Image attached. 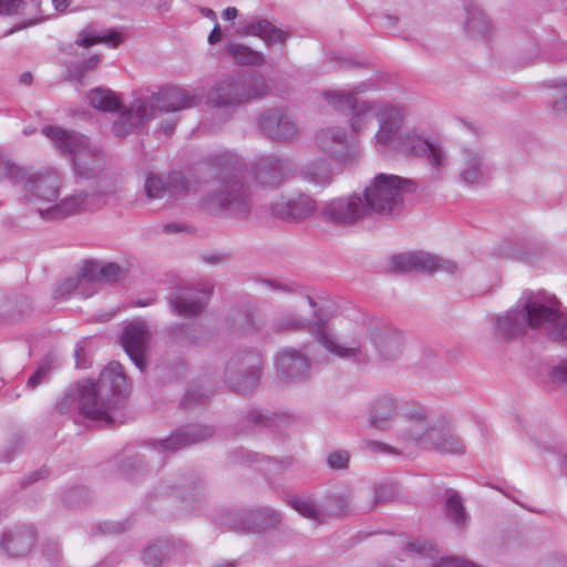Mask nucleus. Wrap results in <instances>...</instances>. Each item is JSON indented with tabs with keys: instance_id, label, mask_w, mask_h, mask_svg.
Here are the masks:
<instances>
[{
	"instance_id": "f257e3e1",
	"label": "nucleus",
	"mask_w": 567,
	"mask_h": 567,
	"mask_svg": "<svg viewBox=\"0 0 567 567\" xmlns=\"http://www.w3.org/2000/svg\"><path fill=\"white\" fill-rule=\"evenodd\" d=\"M204 166L215 176L217 186L203 197L202 206L210 214L246 219L251 203L243 182V159L230 151H219L208 155Z\"/></svg>"
},
{
	"instance_id": "f03ea898",
	"label": "nucleus",
	"mask_w": 567,
	"mask_h": 567,
	"mask_svg": "<svg viewBox=\"0 0 567 567\" xmlns=\"http://www.w3.org/2000/svg\"><path fill=\"white\" fill-rule=\"evenodd\" d=\"M317 330L318 342L332 355L357 365H368L373 355L367 347L369 341L375 349L381 361L395 362L404 353L406 338L402 331L381 321L368 324L361 338L340 341L324 328L316 323L311 331Z\"/></svg>"
},
{
	"instance_id": "7ed1b4c3",
	"label": "nucleus",
	"mask_w": 567,
	"mask_h": 567,
	"mask_svg": "<svg viewBox=\"0 0 567 567\" xmlns=\"http://www.w3.org/2000/svg\"><path fill=\"white\" fill-rule=\"evenodd\" d=\"M375 116L379 130L374 135V142L380 152L393 150L412 156L426 157L436 175L445 171L449 157L441 144L425 140L414 132H402L405 113L401 106L382 104L378 107Z\"/></svg>"
},
{
	"instance_id": "20e7f679",
	"label": "nucleus",
	"mask_w": 567,
	"mask_h": 567,
	"mask_svg": "<svg viewBox=\"0 0 567 567\" xmlns=\"http://www.w3.org/2000/svg\"><path fill=\"white\" fill-rule=\"evenodd\" d=\"M561 312V305L554 295L526 290L513 308L495 318V331L503 339L524 336L528 329L548 334Z\"/></svg>"
},
{
	"instance_id": "39448f33",
	"label": "nucleus",
	"mask_w": 567,
	"mask_h": 567,
	"mask_svg": "<svg viewBox=\"0 0 567 567\" xmlns=\"http://www.w3.org/2000/svg\"><path fill=\"white\" fill-rule=\"evenodd\" d=\"M403 419L404 425L398 433L402 449L417 446L449 454L465 452L462 440L455 435L446 417L433 415L423 405H413L403 410Z\"/></svg>"
},
{
	"instance_id": "423d86ee",
	"label": "nucleus",
	"mask_w": 567,
	"mask_h": 567,
	"mask_svg": "<svg viewBox=\"0 0 567 567\" xmlns=\"http://www.w3.org/2000/svg\"><path fill=\"white\" fill-rule=\"evenodd\" d=\"M127 390L128 382L122 364L111 362L102 370L96 382H79L78 408L85 417L111 425L112 413L118 409Z\"/></svg>"
},
{
	"instance_id": "0eeeda50",
	"label": "nucleus",
	"mask_w": 567,
	"mask_h": 567,
	"mask_svg": "<svg viewBox=\"0 0 567 567\" xmlns=\"http://www.w3.org/2000/svg\"><path fill=\"white\" fill-rule=\"evenodd\" d=\"M1 178H8L14 183L24 182V197L35 206L39 214L41 208H47L59 199L62 178L56 169L30 172L0 153Z\"/></svg>"
},
{
	"instance_id": "6e6552de",
	"label": "nucleus",
	"mask_w": 567,
	"mask_h": 567,
	"mask_svg": "<svg viewBox=\"0 0 567 567\" xmlns=\"http://www.w3.org/2000/svg\"><path fill=\"white\" fill-rule=\"evenodd\" d=\"M414 189L415 185L411 179L380 173L365 187L364 204L369 214L391 217L402 210L404 194Z\"/></svg>"
},
{
	"instance_id": "1a4fd4ad",
	"label": "nucleus",
	"mask_w": 567,
	"mask_h": 567,
	"mask_svg": "<svg viewBox=\"0 0 567 567\" xmlns=\"http://www.w3.org/2000/svg\"><path fill=\"white\" fill-rule=\"evenodd\" d=\"M269 91L260 75H235L227 78L208 94V103L216 107L239 106L250 100L264 97Z\"/></svg>"
},
{
	"instance_id": "9d476101",
	"label": "nucleus",
	"mask_w": 567,
	"mask_h": 567,
	"mask_svg": "<svg viewBox=\"0 0 567 567\" xmlns=\"http://www.w3.org/2000/svg\"><path fill=\"white\" fill-rule=\"evenodd\" d=\"M113 185L105 188L99 187L91 190H76L53 205L40 209V217L47 221H58L82 214L87 210L102 207L106 203L109 194L114 192Z\"/></svg>"
},
{
	"instance_id": "9b49d317",
	"label": "nucleus",
	"mask_w": 567,
	"mask_h": 567,
	"mask_svg": "<svg viewBox=\"0 0 567 567\" xmlns=\"http://www.w3.org/2000/svg\"><path fill=\"white\" fill-rule=\"evenodd\" d=\"M262 360L259 354H237L227 362L225 378L229 386L239 393H247L258 386Z\"/></svg>"
},
{
	"instance_id": "f8f14e48",
	"label": "nucleus",
	"mask_w": 567,
	"mask_h": 567,
	"mask_svg": "<svg viewBox=\"0 0 567 567\" xmlns=\"http://www.w3.org/2000/svg\"><path fill=\"white\" fill-rule=\"evenodd\" d=\"M369 214L363 198L359 194L337 197L323 204L320 216L330 225L350 227L365 218Z\"/></svg>"
},
{
	"instance_id": "ddd939ff",
	"label": "nucleus",
	"mask_w": 567,
	"mask_h": 567,
	"mask_svg": "<svg viewBox=\"0 0 567 567\" xmlns=\"http://www.w3.org/2000/svg\"><path fill=\"white\" fill-rule=\"evenodd\" d=\"M219 523L238 533H260L278 526L281 523V515L270 507L241 509L236 513L227 512L219 518Z\"/></svg>"
},
{
	"instance_id": "4468645a",
	"label": "nucleus",
	"mask_w": 567,
	"mask_h": 567,
	"mask_svg": "<svg viewBox=\"0 0 567 567\" xmlns=\"http://www.w3.org/2000/svg\"><path fill=\"white\" fill-rule=\"evenodd\" d=\"M256 125L266 138L274 142L290 143L299 135L296 121L284 107H272L264 111L258 115Z\"/></svg>"
},
{
	"instance_id": "2eb2a0df",
	"label": "nucleus",
	"mask_w": 567,
	"mask_h": 567,
	"mask_svg": "<svg viewBox=\"0 0 567 567\" xmlns=\"http://www.w3.org/2000/svg\"><path fill=\"white\" fill-rule=\"evenodd\" d=\"M392 266L402 272L416 270L425 274L443 271L455 275L458 271V266L454 261L423 251L396 255L392 257Z\"/></svg>"
},
{
	"instance_id": "dca6fc26",
	"label": "nucleus",
	"mask_w": 567,
	"mask_h": 567,
	"mask_svg": "<svg viewBox=\"0 0 567 567\" xmlns=\"http://www.w3.org/2000/svg\"><path fill=\"white\" fill-rule=\"evenodd\" d=\"M152 333L145 321L134 320L128 322L121 336V343L130 359L144 371L146 367L145 357L148 351Z\"/></svg>"
},
{
	"instance_id": "f3484780",
	"label": "nucleus",
	"mask_w": 567,
	"mask_h": 567,
	"mask_svg": "<svg viewBox=\"0 0 567 567\" xmlns=\"http://www.w3.org/2000/svg\"><path fill=\"white\" fill-rule=\"evenodd\" d=\"M210 290L193 286L174 288L169 297V306L174 313L184 318H195L206 308Z\"/></svg>"
},
{
	"instance_id": "a211bd4d",
	"label": "nucleus",
	"mask_w": 567,
	"mask_h": 567,
	"mask_svg": "<svg viewBox=\"0 0 567 567\" xmlns=\"http://www.w3.org/2000/svg\"><path fill=\"white\" fill-rule=\"evenodd\" d=\"M316 210V200L302 193L281 197L270 205V212L275 217L289 223L303 221L313 216Z\"/></svg>"
},
{
	"instance_id": "6ab92c4d",
	"label": "nucleus",
	"mask_w": 567,
	"mask_h": 567,
	"mask_svg": "<svg viewBox=\"0 0 567 567\" xmlns=\"http://www.w3.org/2000/svg\"><path fill=\"white\" fill-rule=\"evenodd\" d=\"M153 117H155V109L152 103L146 99L136 97L114 122L113 132L116 136L124 137L145 125Z\"/></svg>"
},
{
	"instance_id": "aec40b11",
	"label": "nucleus",
	"mask_w": 567,
	"mask_h": 567,
	"mask_svg": "<svg viewBox=\"0 0 567 567\" xmlns=\"http://www.w3.org/2000/svg\"><path fill=\"white\" fill-rule=\"evenodd\" d=\"M144 190L148 199L178 198L188 193V185L181 173H172L164 179L151 172L145 177Z\"/></svg>"
},
{
	"instance_id": "412c9836",
	"label": "nucleus",
	"mask_w": 567,
	"mask_h": 567,
	"mask_svg": "<svg viewBox=\"0 0 567 567\" xmlns=\"http://www.w3.org/2000/svg\"><path fill=\"white\" fill-rule=\"evenodd\" d=\"M214 433V429L207 425L192 424L184 426L165 440L152 443L159 453L176 452L183 447L205 441Z\"/></svg>"
},
{
	"instance_id": "4be33fe9",
	"label": "nucleus",
	"mask_w": 567,
	"mask_h": 567,
	"mask_svg": "<svg viewBox=\"0 0 567 567\" xmlns=\"http://www.w3.org/2000/svg\"><path fill=\"white\" fill-rule=\"evenodd\" d=\"M34 530L25 525H16L7 528L0 538V549L12 558L27 556L35 543Z\"/></svg>"
},
{
	"instance_id": "5701e85b",
	"label": "nucleus",
	"mask_w": 567,
	"mask_h": 567,
	"mask_svg": "<svg viewBox=\"0 0 567 567\" xmlns=\"http://www.w3.org/2000/svg\"><path fill=\"white\" fill-rule=\"evenodd\" d=\"M290 165L288 159L277 155L261 156L255 166L256 181L266 188H277L288 178Z\"/></svg>"
},
{
	"instance_id": "b1692460",
	"label": "nucleus",
	"mask_w": 567,
	"mask_h": 567,
	"mask_svg": "<svg viewBox=\"0 0 567 567\" xmlns=\"http://www.w3.org/2000/svg\"><path fill=\"white\" fill-rule=\"evenodd\" d=\"M279 378L287 381H301L310 373V362L306 354L293 348L280 351L276 359Z\"/></svg>"
},
{
	"instance_id": "393cba45",
	"label": "nucleus",
	"mask_w": 567,
	"mask_h": 567,
	"mask_svg": "<svg viewBox=\"0 0 567 567\" xmlns=\"http://www.w3.org/2000/svg\"><path fill=\"white\" fill-rule=\"evenodd\" d=\"M316 144L323 153L341 161L348 159L354 151V145L349 140L347 132L340 127L319 131L316 135Z\"/></svg>"
},
{
	"instance_id": "a878e982",
	"label": "nucleus",
	"mask_w": 567,
	"mask_h": 567,
	"mask_svg": "<svg viewBox=\"0 0 567 567\" xmlns=\"http://www.w3.org/2000/svg\"><path fill=\"white\" fill-rule=\"evenodd\" d=\"M187 554L188 546L184 540L159 539L144 549L142 559L148 567H158L171 558L182 561Z\"/></svg>"
},
{
	"instance_id": "bb28decb",
	"label": "nucleus",
	"mask_w": 567,
	"mask_h": 567,
	"mask_svg": "<svg viewBox=\"0 0 567 567\" xmlns=\"http://www.w3.org/2000/svg\"><path fill=\"white\" fill-rule=\"evenodd\" d=\"M414 404H401L391 395H381L374 399L369 409V424L372 427L384 431L391 426L392 421L401 415L403 410Z\"/></svg>"
},
{
	"instance_id": "cd10ccee",
	"label": "nucleus",
	"mask_w": 567,
	"mask_h": 567,
	"mask_svg": "<svg viewBox=\"0 0 567 567\" xmlns=\"http://www.w3.org/2000/svg\"><path fill=\"white\" fill-rule=\"evenodd\" d=\"M123 40L124 35L121 31L116 29L102 28L97 23L93 22L79 31L74 44L69 45V49L73 50L75 47L86 49L95 44H105L110 48H117Z\"/></svg>"
},
{
	"instance_id": "c85d7f7f",
	"label": "nucleus",
	"mask_w": 567,
	"mask_h": 567,
	"mask_svg": "<svg viewBox=\"0 0 567 567\" xmlns=\"http://www.w3.org/2000/svg\"><path fill=\"white\" fill-rule=\"evenodd\" d=\"M489 166L484 155L474 147L462 150L460 177L467 185L481 184L489 176Z\"/></svg>"
},
{
	"instance_id": "c756f323",
	"label": "nucleus",
	"mask_w": 567,
	"mask_h": 567,
	"mask_svg": "<svg viewBox=\"0 0 567 567\" xmlns=\"http://www.w3.org/2000/svg\"><path fill=\"white\" fill-rule=\"evenodd\" d=\"M42 133L51 140L59 152L72 155L73 159L91 144L86 136L60 126H44Z\"/></svg>"
},
{
	"instance_id": "7c9ffc66",
	"label": "nucleus",
	"mask_w": 567,
	"mask_h": 567,
	"mask_svg": "<svg viewBox=\"0 0 567 567\" xmlns=\"http://www.w3.org/2000/svg\"><path fill=\"white\" fill-rule=\"evenodd\" d=\"M466 18L463 22L465 34L475 40L488 42L493 38V23L486 12L471 2L465 6Z\"/></svg>"
},
{
	"instance_id": "2f4dec72",
	"label": "nucleus",
	"mask_w": 567,
	"mask_h": 567,
	"mask_svg": "<svg viewBox=\"0 0 567 567\" xmlns=\"http://www.w3.org/2000/svg\"><path fill=\"white\" fill-rule=\"evenodd\" d=\"M144 99L152 103L155 113L157 111L178 112L194 105V97L184 89L176 86L161 90L158 93H153L151 96H145Z\"/></svg>"
},
{
	"instance_id": "473e14b6",
	"label": "nucleus",
	"mask_w": 567,
	"mask_h": 567,
	"mask_svg": "<svg viewBox=\"0 0 567 567\" xmlns=\"http://www.w3.org/2000/svg\"><path fill=\"white\" fill-rule=\"evenodd\" d=\"M239 37L255 35L268 45L285 43L289 37L287 32L274 25L270 21L261 19L250 21L237 30Z\"/></svg>"
},
{
	"instance_id": "72a5a7b5",
	"label": "nucleus",
	"mask_w": 567,
	"mask_h": 567,
	"mask_svg": "<svg viewBox=\"0 0 567 567\" xmlns=\"http://www.w3.org/2000/svg\"><path fill=\"white\" fill-rule=\"evenodd\" d=\"M74 169L84 178L94 177L104 168V155L96 144H89L73 159Z\"/></svg>"
},
{
	"instance_id": "f704fd0d",
	"label": "nucleus",
	"mask_w": 567,
	"mask_h": 567,
	"mask_svg": "<svg viewBox=\"0 0 567 567\" xmlns=\"http://www.w3.org/2000/svg\"><path fill=\"white\" fill-rule=\"evenodd\" d=\"M84 270L90 278V289L97 290V285L101 282L113 284L118 280L122 269L114 262L99 265L96 262H86Z\"/></svg>"
},
{
	"instance_id": "c9c22d12",
	"label": "nucleus",
	"mask_w": 567,
	"mask_h": 567,
	"mask_svg": "<svg viewBox=\"0 0 567 567\" xmlns=\"http://www.w3.org/2000/svg\"><path fill=\"white\" fill-rule=\"evenodd\" d=\"M365 90V84H359L354 87V92L344 90H327L322 94L328 104L334 110L340 112H351L352 109H354L361 101L355 96V94L364 92Z\"/></svg>"
},
{
	"instance_id": "e433bc0d",
	"label": "nucleus",
	"mask_w": 567,
	"mask_h": 567,
	"mask_svg": "<svg viewBox=\"0 0 567 567\" xmlns=\"http://www.w3.org/2000/svg\"><path fill=\"white\" fill-rule=\"evenodd\" d=\"M300 175L303 181L318 187H327L332 182L331 167L324 159L308 163L301 168Z\"/></svg>"
},
{
	"instance_id": "4c0bfd02",
	"label": "nucleus",
	"mask_w": 567,
	"mask_h": 567,
	"mask_svg": "<svg viewBox=\"0 0 567 567\" xmlns=\"http://www.w3.org/2000/svg\"><path fill=\"white\" fill-rule=\"evenodd\" d=\"M224 49L239 64L261 65L265 63L264 54L248 45L229 41L225 44Z\"/></svg>"
},
{
	"instance_id": "58836bf2",
	"label": "nucleus",
	"mask_w": 567,
	"mask_h": 567,
	"mask_svg": "<svg viewBox=\"0 0 567 567\" xmlns=\"http://www.w3.org/2000/svg\"><path fill=\"white\" fill-rule=\"evenodd\" d=\"M73 292L85 298L94 295V291L90 289V278L87 277L84 268L78 278H68L63 280L55 289V296L61 298L70 296Z\"/></svg>"
},
{
	"instance_id": "ea45409f",
	"label": "nucleus",
	"mask_w": 567,
	"mask_h": 567,
	"mask_svg": "<svg viewBox=\"0 0 567 567\" xmlns=\"http://www.w3.org/2000/svg\"><path fill=\"white\" fill-rule=\"evenodd\" d=\"M87 100L91 106L104 112H114L121 106L116 95L107 89L96 87L91 90Z\"/></svg>"
},
{
	"instance_id": "a19ab883",
	"label": "nucleus",
	"mask_w": 567,
	"mask_h": 567,
	"mask_svg": "<svg viewBox=\"0 0 567 567\" xmlns=\"http://www.w3.org/2000/svg\"><path fill=\"white\" fill-rule=\"evenodd\" d=\"M101 63V56L93 54L85 60L74 61L66 64V78L83 83L85 75L95 70Z\"/></svg>"
},
{
	"instance_id": "79ce46f5",
	"label": "nucleus",
	"mask_w": 567,
	"mask_h": 567,
	"mask_svg": "<svg viewBox=\"0 0 567 567\" xmlns=\"http://www.w3.org/2000/svg\"><path fill=\"white\" fill-rule=\"evenodd\" d=\"M446 514L456 526H463L468 519L467 513L462 503V498L456 491L446 492Z\"/></svg>"
},
{
	"instance_id": "37998d69",
	"label": "nucleus",
	"mask_w": 567,
	"mask_h": 567,
	"mask_svg": "<svg viewBox=\"0 0 567 567\" xmlns=\"http://www.w3.org/2000/svg\"><path fill=\"white\" fill-rule=\"evenodd\" d=\"M288 503L295 511L306 518L312 519L317 523H320L323 518L322 512L309 496H293Z\"/></svg>"
},
{
	"instance_id": "c03bdc74",
	"label": "nucleus",
	"mask_w": 567,
	"mask_h": 567,
	"mask_svg": "<svg viewBox=\"0 0 567 567\" xmlns=\"http://www.w3.org/2000/svg\"><path fill=\"white\" fill-rule=\"evenodd\" d=\"M350 492L341 491L330 494L326 501V508L333 515H343L350 512Z\"/></svg>"
},
{
	"instance_id": "a18cd8bd",
	"label": "nucleus",
	"mask_w": 567,
	"mask_h": 567,
	"mask_svg": "<svg viewBox=\"0 0 567 567\" xmlns=\"http://www.w3.org/2000/svg\"><path fill=\"white\" fill-rule=\"evenodd\" d=\"M372 106L367 101H360L351 114V128L354 133H360L367 128L368 123L371 121Z\"/></svg>"
},
{
	"instance_id": "49530a36",
	"label": "nucleus",
	"mask_w": 567,
	"mask_h": 567,
	"mask_svg": "<svg viewBox=\"0 0 567 567\" xmlns=\"http://www.w3.org/2000/svg\"><path fill=\"white\" fill-rule=\"evenodd\" d=\"M550 87L554 90L551 94V109L556 114L567 111V79L553 80Z\"/></svg>"
},
{
	"instance_id": "de8ad7c7",
	"label": "nucleus",
	"mask_w": 567,
	"mask_h": 567,
	"mask_svg": "<svg viewBox=\"0 0 567 567\" xmlns=\"http://www.w3.org/2000/svg\"><path fill=\"white\" fill-rule=\"evenodd\" d=\"M308 322L297 316L289 315L277 320L274 329L278 332L305 328Z\"/></svg>"
},
{
	"instance_id": "09e8293b",
	"label": "nucleus",
	"mask_w": 567,
	"mask_h": 567,
	"mask_svg": "<svg viewBox=\"0 0 567 567\" xmlns=\"http://www.w3.org/2000/svg\"><path fill=\"white\" fill-rule=\"evenodd\" d=\"M350 454L346 450L330 452L327 456L329 467L333 470H346L349 466Z\"/></svg>"
},
{
	"instance_id": "8fccbe9b",
	"label": "nucleus",
	"mask_w": 567,
	"mask_h": 567,
	"mask_svg": "<svg viewBox=\"0 0 567 567\" xmlns=\"http://www.w3.org/2000/svg\"><path fill=\"white\" fill-rule=\"evenodd\" d=\"M399 442H401V441L399 440ZM400 444L402 445V443H400ZM363 446L367 451H370L372 453H383V454H394V455L401 454V450H403L402 447L399 449L396 446H392L386 443H383L380 441H374V440L365 441Z\"/></svg>"
},
{
	"instance_id": "3c124183",
	"label": "nucleus",
	"mask_w": 567,
	"mask_h": 567,
	"mask_svg": "<svg viewBox=\"0 0 567 567\" xmlns=\"http://www.w3.org/2000/svg\"><path fill=\"white\" fill-rule=\"evenodd\" d=\"M51 370V364L48 361L43 362L41 365H39L37 371L29 378L27 386L31 390L39 386L48 379V375L50 374Z\"/></svg>"
},
{
	"instance_id": "603ef678",
	"label": "nucleus",
	"mask_w": 567,
	"mask_h": 567,
	"mask_svg": "<svg viewBox=\"0 0 567 567\" xmlns=\"http://www.w3.org/2000/svg\"><path fill=\"white\" fill-rule=\"evenodd\" d=\"M548 336L557 341H567V316L564 313V311L555 321V324L548 332Z\"/></svg>"
},
{
	"instance_id": "864d4df0",
	"label": "nucleus",
	"mask_w": 567,
	"mask_h": 567,
	"mask_svg": "<svg viewBox=\"0 0 567 567\" xmlns=\"http://www.w3.org/2000/svg\"><path fill=\"white\" fill-rule=\"evenodd\" d=\"M206 399L207 395L203 393L199 389H190L184 395L182 406L184 409H190L196 404H204L206 402Z\"/></svg>"
},
{
	"instance_id": "5fc2aeb1",
	"label": "nucleus",
	"mask_w": 567,
	"mask_h": 567,
	"mask_svg": "<svg viewBox=\"0 0 567 567\" xmlns=\"http://www.w3.org/2000/svg\"><path fill=\"white\" fill-rule=\"evenodd\" d=\"M394 497V491L392 486L386 484H380L374 487L373 504L372 507L385 503Z\"/></svg>"
},
{
	"instance_id": "6e6d98bb",
	"label": "nucleus",
	"mask_w": 567,
	"mask_h": 567,
	"mask_svg": "<svg viewBox=\"0 0 567 567\" xmlns=\"http://www.w3.org/2000/svg\"><path fill=\"white\" fill-rule=\"evenodd\" d=\"M406 548L429 558L435 557L433 546L426 542H412L408 544Z\"/></svg>"
},
{
	"instance_id": "4d7b16f0",
	"label": "nucleus",
	"mask_w": 567,
	"mask_h": 567,
	"mask_svg": "<svg viewBox=\"0 0 567 567\" xmlns=\"http://www.w3.org/2000/svg\"><path fill=\"white\" fill-rule=\"evenodd\" d=\"M23 4V0H0V14H16L20 11Z\"/></svg>"
},
{
	"instance_id": "13d9d810",
	"label": "nucleus",
	"mask_w": 567,
	"mask_h": 567,
	"mask_svg": "<svg viewBox=\"0 0 567 567\" xmlns=\"http://www.w3.org/2000/svg\"><path fill=\"white\" fill-rule=\"evenodd\" d=\"M433 567H477L473 563L460 557H444Z\"/></svg>"
},
{
	"instance_id": "bf43d9fd",
	"label": "nucleus",
	"mask_w": 567,
	"mask_h": 567,
	"mask_svg": "<svg viewBox=\"0 0 567 567\" xmlns=\"http://www.w3.org/2000/svg\"><path fill=\"white\" fill-rule=\"evenodd\" d=\"M144 455H141L140 453L133 455L132 457H130L127 460V462L123 465V471L127 474V475H133V472L136 470H140V468H144L145 466V463H144Z\"/></svg>"
},
{
	"instance_id": "052dcab7",
	"label": "nucleus",
	"mask_w": 567,
	"mask_h": 567,
	"mask_svg": "<svg viewBox=\"0 0 567 567\" xmlns=\"http://www.w3.org/2000/svg\"><path fill=\"white\" fill-rule=\"evenodd\" d=\"M550 375L554 382H567V359L553 368Z\"/></svg>"
},
{
	"instance_id": "680f3d73",
	"label": "nucleus",
	"mask_w": 567,
	"mask_h": 567,
	"mask_svg": "<svg viewBox=\"0 0 567 567\" xmlns=\"http://www.w3.org/2000/svg\"><path fill=\"white\" fill-rule=\"evenodd\" d=\"M103 534H117L124 530V525L121 523H104L101 525Z\"/></svg>"
},
{
	"instance_id": "e2e57ef3",
	"label": "nucleus",
	"mask_w": 567,
	"mask_h": 567,
	"mask_svg": "<svg viewBox=\"0 0 567 567\" xmlns=\"http://www.w3.org/2000/svg\"><path fill=\"white\" fill-rule=\"evenodd\" d=\"M247 419L249 422L254 424H265L267 425L269 422V417L264 415L261 412L258 411H250L247 415Z\"/></svg>"
},
{
	"instance_id": "0e129e2a",
	"label": "nucleus",
	"mask_w": 567,
	"mask_h": 567,
	"mask_svg": "<svg viewBox=\"0 0 567 567\" xmlns=\"http://www.w3.org/2000/svg\"><path fill=\"white\" fill-rule=\"evenodd\" d=\"M223 37V32L218 22L215 23L212 32L209 33L207 41L210 45L217 44Z\"/></svg>"
},
{
	"instance_id": "69168bd1",
	"label": "nucleus",
	"mask_w": 567,
	"mask_h": 567,
	"mask_svg": "<svg viewBox=\"0 0 567 567\" xmlns=\"http://www.w3.org/2000/svg\"><path fill=\"white\" fill-rule=\"evenodd\" d=\"M73 398L71 395H65L64 398H62L58 404H56V409L61 412V413H68L71 411V408L73 405Z\"/></svg>"
},
{
	"instance_id": "338daca9",
	"label": "nucleus",
	"mask_w": 567,
	"mask_h": 567,
	"mask_svg": "<svg viewBox=\"0 0 567 567\" xmlns=\"http://www.w3.org/2000/svg\"><path fill=\"white\" fill-rule=\"evenodd\" d=\"M177 120L169 117L161 123V130L166 134L171 135L176 126Z\"/></svg>"
},
{
	"instance_id": "774afa93",
	"label": "nucleus",
	"mask_w": 567,
	"mask_h": 567,
	"mask_svg": "<svg viewBox=\"0 0 567 567\" xmlns=\"http://www.w3.org/2000/svg\"><path fill=\"white\" fill-rule=\"evenodd\" d=\"M398 17L395 16H384L381 18V24L386 28L388 30H392L398 24Z\"/></svg>"
}]
</instances>
